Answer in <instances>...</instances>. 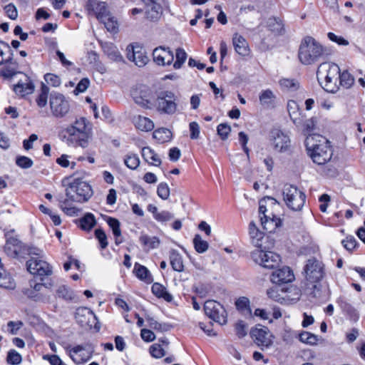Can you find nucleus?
<instances>
[{
    "instance_id": "nucleus-9",
    "label": "nucleus",
    "mask_w": 365,
    "mask_h": 365,
    "mask_svg": "<svg viewBox=\"0 0 365 365\" xmlns=\"http://www.w3.org/2000/svg\"><path fill=\"white\" fill-rule=\"evenodd\" d=\"M204 312L207 317L220 325L227 323V312L224 307L215 300H207L204 304Z\"/></svg>"
},
{
    "instance_id": "nucleus-38",
    "label": "nucleus",
    "mask_w": 365,
    "mask_h": 365,
    "mask_svg": "<svg viewBox=\"0 0 365 365\" xmlns=\"http://www.w3.org/2000/svg\"><path fill=\"white\" fill-rule=\"evenodd\" d=\"M338 80H339L340 86L346 89L351 88L354 83V78L347 71L340 72Z\"/></svg>"
},
{
    "instance_id": "nucleus-19",
    "label": "nucleus",
    "mask_w": 365,
    "mask_h": 365,
    "mask_svg": "<svg viewBox=\"0 0 365 365\" xmlns=\"http://www.w3.org/2000/svg\"><path fill=\"white\" fill-rule=\"evenodd\" d=\"M336 303L340 307L342 313L345 314L350 320L357 322L359 319V313L344 297H339L336 299Z\"/></svg>"
},
{
    "instance_id": "nucleus-46",
    "label": "nucleus",
    "mask_w": 365,
    "mask_h": 365,
    "mask_svg": "<svg viewBox=\"0 0 365 365\" xmlns=\"http://www.w3.org/2000/svg\"><path fill=\"white\" fill-rule=\"evenodd\" d=\"M0 287L12 289L15 287L14 281L5 272H0Z\"/></svg>"
},
{
    "instance_id": "nucleus-22",
    "label": "nucleus",
    "mask_w": 365,
    "mask_h": 365,
    "mask_svg": "<svg viewBox=\"0 0 365 365\" xmlns=\"http://www.w3.org/2000/svg\"><path fill=\"white\" fill-rule=\"evenodd\" d=\"M232 43L235 48V51L242 56H246L249 54L250 49L248 46V43L245 38L239 35L238 34H235L232 38Z\"/></svg>"
},
{
    "instance_id": "nucleus-64",
    "label": "nucleus",
    "mask_w": 365,
    "mask_h": 365,
    "mask_svg": "<svg viewBox=\"0 0 365 365\" xmlns=\"http://www.w3.org/2000/svg\"><path fill=\"white\" fill-rule=\"evenodd\" d=\"M341 243L348 251L354 250L358 244L356 240L353 236L347 237L345 240H342Z\"/></svg>"
},
{
    "instance_id": "nucleus-42",
    "label": "nucleus",
    "mask_w": 365,
    "mask_h": 365,
    "mask_svg": "<svg viewBox=\"0 0 365 365\" xmlns=\"http://www.w3.org/2000/svg\"><path fill=\"white\" fill-rule=\"evenodd\" d=\"M148 327L151 329L159 331H167L170 329V326L167 324H161L157 322L155 319L150 317H146Z\"/></svg>"
},
{
    "instance_id": "nucleus-23",
    "label": "nucleus",
    "mask_w": 365,
    "mask_h": 365,
    "mask_svg": "<svg viewBox=\"0 0 365 365\" xmlns=\"http://www.w3.org/2000/svg\"><path fill=\"white\" fill-rule=\"evenodd\" d=\"M261 223L263 229L269 232H274L277 228L282 225V220L280 218L277 217L274 215L269 217L264 215L260 217Z\"/></svg>"
},
{
    "instance_id": "nucleus-61",
    "label": "nucleus",
    "mask_w": 365,
    "mask_h": 365,
    "mask_svg": "<svg viewBox=\"0 0 365 365\" xmlns=\"http://www.w3.org/2000/svg\"><path fill=\"white\" fill-rule=\"evenodd\" d=\"M90 84V81L87 78H82L77 84L76 88L73 91L75 95H78L80 93H83L86 91Z\"/></svg>"
},
{
    "instance_id": "nucleus-47",
    "label": "nucleus",
    "mask_w": 365,
    "mask_h": 365,
    "mask_svg": "<svg viewBox=\"0 0 365 365\" xmlns=\"http://www.w3.org/2000/svg\"><path fill=\"white\" fill-rule=\"evenodd\" d=\"M16 164L23 169H28L33 166L34 162L29 157L20 155L16 158Z\"/></svg>"
},
{
    "instance_id": "nucleus-62",
    "label": "nucleus",
    "mask_w": 365,
    "mask_h": 365,
    "mask_svg": "<svg viewBox=\"0 0 365 365\" xmlns=\"http://www.w3.org/2000/svg\"><path fill=\"white\" fill-rule=\"evenodd\" d=\"M247 324L242 321H238L235 324V332L239 338H243L247 335Z\"/></svg>"
},
{
    "instance_id": "nucleus-63",
    "label": "nucleus",
    "mask_w": 365,
    "mask_h": 365,
    "mask_svg": "<svg viewBox=\"0 0 365 365\" xmlns=\"http://www.w3.org/2000/svg\"><path fill=\"white\" fill-rule=\"evenodd\" d=\"M44 80L46 81L48 84H50L51 86L53 87L59 86L61 84V79L60 78L53 73H46L44 75Z\"/></svg>"
},
{
    "instance_id": "nucleus-53",
    "label": "nucleus",
    "mask_w": 365,
    "mask_h": 365,
    "mask_svg": "<svg viewBox=\"0 0 365 365\" xmlns=\"http://www.w3.org/2000/svg\"><path fill=\"white\" fill-rule=\"evenodd\" d=\"M158 195L163 200H167L170 196V188L166 182H160L157 188Z\"/></svg>"
},
{
    "instance_id": "nucleus-5",
    "label": "nucleus",
    "mask_w": 365,
    "mask_h": 365,
    "mask_svg": "<svg viewBox=\"0 0 365 365\" xmlns=\"http://www.w3.org/2000/svg\"><path fill=\"white\" fill-rule=\"evenodd\" d=\"M92 195L93 190L91 185L79 179H75L66 189V196L71 201L86 202Z\"/></svg>"
},
{
    "instance_id": "nucleus-15",
    "label": "nucleus",
    "mask_w": 365,
    "mask_h": 365,
    "mask_svg": "<svg viewBox=\"0 0 365 365\" xmlns=\"http://www.w3.org/2000/svg\"><path fill=\"white\" fill-rule=\"evenodd\" d=\"M86 9L88 15L95 16L99 21L103 20L108 15L106 4L103 1L88 0L86 4Z\"/></svg>"
},
{
    "instance_id": "nucleus-60",
    "label": "nucleus",
    "mask_w": 365,
    "mask_h": 365,
    "mask_svg": "<svg viewBox=\"0 0 365 365\" xmlns=\"http://www.w3.org/2000/svg\"><path fill=\"white\" fill-rule=\"evenodd\" d=\"M250 238L252 240V243L257 247H260L262 246V240L263 239L264 234L260 232L259 229L253 232V234H250Z\"/></svg>"
},
{
    "instance_id": "nucleus-52",
    "label": "nucleus",
    "mask_w": 365,
    "mask_h": 365,
    "mask_svg": "<svg viewBox=\"0 0 365 365\" xmlns=\"http://www.w3.org/2000/svg\"><path fill=\"white\" fill-rule=\"evenodd\" d=\"M231 131L230 126L227 123H220L217 127V134L222 140H226Z\"/></svg>"
},
{
    "instance_id": "nucleus-20",
    "label": "nucleus",
    "mask_w": 365,
    "mask_h": 365,
    "mask_svg": "<svg viewBox=\"0 0 365 365\" xmlns=\"http://www.w3.org/2000/svg\"><path fill=\"white\" fill-rule=\"evenodd\" d=\"M13 90L17 95L24 97L34 92V85L30 78L25 76L24 80H20L17 84L14 86Z\"/></svg>"
},
{
    "instance_id": "nucleus-35",
    "label": "nucleus",
    "mask_w": 365,
    "mask_h": 365,
    "mask_svg": "<svg viewBox=\"0 0 365 365\" xmlns=\"http://www.w3.org/2000/svg\"><path fill=\"white\" fill-rule=\"evenodd\" d=\"M134 272L138 278L144 280L146 282H151L153 281L152 276L149 270L143 265L135 263L134 266Z\"/></svg>"
},
{
    "instance_id": "nucleus-1",
    "label": "nucleus",
    "mask_w": 365,
    "mask_h": 365,
    "mask_svg": "<svg viewBox=\"0 0 365 365\" xmlns=\"http://www.w3.org/2000/svg\"><path fill=\"white\" fill-rule=\"evenodd\" d=\"M303 270L306 280V293L314 298H320V282L325 275L324 264L312 257L306 261Z\"/></svg>"
},
{
    "instance_id": "nucleus-44",
    "label": "nucleus",
    "mask_w": 365,
    "mask_h": 365,
    "mask_svg": "<svg viewBox=\"0 0 365 365\" xmlns=\"http://www.w3.org/2000/svg\"><path fill=\"white\" fill-rule=\"evenodd\" d=\"M175 57H176V61L173 64V67L175 69H179L181 68L182 65L186 61L187 55L183 48H178L175 52Z\"/></svg>"
},
{
    "instance_id": "nucleus-43",
    "label": "nucleus",
    "mask_w": 365,
    "mask_h": 365,
    "mask_svg": "<svg viewBox=\"0 0 365 365\" xmlns=\"http://www.w3.org/2000/svg\"><path fill=\"white\" fill-rule=\"evenodd\" d=\"M125 165L131 170L136 169L140 164V160L137 155L128 153L124 159Z\"/></svg>"
},
{
    "instance_id": "nucleus-12",
    "label": "nucleus",
    "mask_w": 365,
    "mask_h": 365,
    "mask_svg": "<svg viewBox=\"0 0 365 365\" xmlns=\"http://www.w3.org/2000/svg\"><path fill=\"white\" fill-rule=\"evenodd\" d=\"M127 58L138 67H143L149 61L143 46L138 43L129 44L126 48Z\"/></svg>"
},
{
    "instance_id": "nucleus-59",
    "label": "nucleus",
    "mask_w": 365,
    "mask_h": 365,
    "mask_svg": "<svg viewBox=\"0 0 365 365\" xmlns=\"http://www.w3.org/2000/svg\"><path fill=\"white\" fill-rule=\"evenodd\" d=\"M173 218L174 215L173 213L167 210H163L161 212H159L158 214H156L155 217L154 219L160 222H165L171 220Z\"/></svg>"
},
{
    "instance_id": "nucleus-29",
    "label": "nucleus",
    "mask_w": 365,
    "mask_h": 365,
    "mask_svg": "<svg viewBox=\"0 0 365 365\" xmlns=\"http://www.w3.org/2000/svg\"><path fill=\"white\" fill-rule=\"evenodd\" d=\"M141 154L143 158L148 163L155 166H159L161 164L160 158L150 147L143 148Z\"/></svg>"
},
{
    "instance_id": "nucleus-37",
    "label": "nucleus",
    "mask_w": 365,
    "mask_h": 365,
    "mask_svg": "<svg viewBox=\"0 0 365 365\" xmlns=\"http://www.w3.org/2000/svg\"><path fill=\"white\" fill-rule=\"evenodd\" d=\"M56 296L66 301H71L74 298L73 292L66 285H60L56 291Z\"/></svg>"
},
{
    "instance_id": "nucleus-34",
    "label": "nucleus",
    "mask_w": 365,
    "mask_h": 365,
    "mask_svg": "<svg viewBox=\"0 0 365 365\" xmlns=\"http://www.w3.org/2000/svg\"><path fill=\"white\" fill-rule=\"evenodd\" d=\"M107 223L109 227L112 229L113 234L115 237V243L118 245L123 242V240L119 239L121 235V230L120 228V222L116 218L108 217Z\"/></svg>"
},
{
    "instance_id": "nucleus-10",
    "label": "nucleus",
    "mask_w": 365,
    "mask_h": 365,
    "mask_svg": "<svg viewBox=\"0 0 365 365\" xmlns=\"http://www.w3.org/2000/svg\"><path fill=\"white\" fill-rule=\"evenodd\" d=\"M269 139L274 150L279 153L288 151L291 146V140L287 134L279 128H272L269 134Z\"/></svg>"
},
{
    "instance_id": "nucleus-14",
    "label": "nucleus",
    "mask_w": 365,
    "mask_h": 365,
    "mask_svg": "<svg viewBox=\"0 0 365 365\" xmlns=\"http://www.w3.org/2000/svg\"><path fill=\"white\" fill-rule=\"evenodd\" d=\"M250 334L252 339L258 346L269 347L272 344V335L266 327L259 325L252 328Z\"/></svg>"
},
{
    "instance_id": "nucleus-6",
    "label": "nucleus",
    "mask_w": 365,
    "mask_h": 365,
    "mask_svg": "<svg viewBox=\"0 0 365 365\" xmlns=\"http://www.w3.org/2000/svg\"><path fill=\"white\" fill-rule=\"evenodd\" d=\"M283 198L287 206L294 211L301 210L305 203L306 195L296 186L286 184L283 188Z\"/></svg>"
},
{
    "instance_id": "nucleus-18",
    "label": "nucleus",
    "mask_w": 365,
    "mask_h": 365,
    "mask_svg": "<svg viewBox=\"0 0 365 365\" xmlns=\"http://www.w3.org/2000/svg\"><path fill=\"white\" fill-rule=\"evenodd\" d=\"M24 247V245L18 238L11 237L7 239L4 250L8 255L17 257L23 254Z\"/></svg>"
},
{
    "instance_id": "nucleus-49",
    "label": "nucleus",
    "mask_w": 365,
    "mask_h": 365,
    "mask_svg": "<svg viewBox=\"0 0 365 365\" xmlns=\"http://www.w3.org/2000/svg\"><path fill=\"white\" fill-rule=\"evenodd\" d=\"M22 292L29 298L36 302L41 301L43 299V296L41 293H36L32 288V282H30V288L24 289Z\"/></svg>"
},
{
    "instance_id": "nucleus-16",
    "label": "nucleus",
    "mask_w": 365,
    "mask_h": 365,
    "mask_svg": "<svg viewBox=\"0 0 365 365\" xmlns=\"http://www.w3.org/2000/svg\"><path fill=\"white\" fill-rule=\"evenodd\" d=\"M153 58L158 65H170L174 60V54L169 47L159 46L153 50Z\"/></svg>"
},
{
    "instance_id": "nucleus-51",
    "label": "nucleus",
    "mask_w": 365,
    "mask_h": 365,
    "mask_svg": "<svg viewBox=\"0 0 365 365\" xmlns=\"http://www.w3.org/2000/svg\"><path fill=\"white\" fill-rule=\"evenodd\" d=\"M103 48L104 52L113 58L117 59L120 56L116 47L111 43H106Z\"/></svg>"
},
{
    "instance_id": "nucleus-55",
    "label": "nucleus",
    "mask_w": 365,
    "mask_h": 365,
    "mask_svg": "<svg viewBox=\"0 0 365 365\" xmlns=\"http://www.w3.org/2000/svg\"><path fill=\"white\" fill-rule=\"evenodd\" d=\"M299 340L303 343L314 345L317 344V338L314 334L304 331L299 334Z\"/></svg>"
},
{
    "instance_id": "nucleus-50",
    "label": "nucleus",
    "mask_w": 365,
    "mask_h": 365,
    "mask_svg": "<svg viewBox=\"0 0 365 365\" xmlns=\"http://www.w3.org/2000/svg\"><path fill=\"white\" fill-rule=\"evenodd\" d=\"M95 237L98 240L101 248L105 249L108 246V240L106 232L101 228L95 230Z\"/></svg>"
},
{
    "instance_id": "nucleus-36",
    "label": "nucleus",
    "mask_w": 365,
    "mask_h": 365,
    "mask_svg": "<svg viewBox=\"0 0 365 365\" xmlns=\"http://www.w3.org/2000/svg\"><path fill=\"white\" fill-rule=\"evenodd\" d=\"M153 138L157 140L160 143L170 141L172 138L171 131L165 128H161L155 130L153 132Z\"/></svg>"
},
{
    "instance_id": "nucleus-33",
    "label": "nucleus",
    "mask_w": 365,
    "mask_h": 365,
    "mask_svg": "<svg viewBox=\"0 0 365 365\" xmlns=\"http://www.w3.org/2000/svg\"><path fill=\"white\" fill-rule=\"evenodd\" d=\"M267 27L274 35L283 34L284 29V25L279 19L272 17L267 21Z\"/></svg>"
},
{
    "instance_id": "nucleus-21",
    "label": "nucleus",
    "mask_w": 365,
    "mask_h": 365,
    "mask_svg": "<svg viewBox=\"0 0 365 365\" xmlns=\"http://www.w3.org/2000/svg\"><path fill=\"white\" fill-rule=\"evenodd\" d=\"M325 72V77H330L334 80H338L340 73L339 67L335 63H324L320 64L317 70V76L322 75Z\"/></svg>"
},
{
    "instance_id": "nucleus-17",
    "label": "nucleus",
    "mask_w": 365,
    "mask_h": 365,
    "mask_svg": "<svg viewBox=\"0 0 365 365\" xmlns=\"http://www.w3.org/2000/svg\"><path fill=\"white\" fill-rule=\"evenodd\" d=\"M294 279L292 270L288 267H283L273 272L270 279L274 284H281L291 282Z\"/></svg>"
},
{
    "instance_id": "nucleus-31",
    "label": "nucleus",
    "mask_w": 365,
    "mask_h": 365,
    "mask_svg": "<svg viewBox=\"0 0 365 365\" xmlns=\"http://www.w3.org/2000/svg\"><path fill=\"white\" fill-rule=\"evenodd\" d=\"M153 294L158 298H163L165 301L170 302L173 301V296L167 291L166 288L161 284L155 282L152 285Z\"/></svg>"
},
{
    "instance_id": "nucleus-30",
    "label": "nucleus",
    "mask_w": 365,
    "mask_h": 365,
    "mask_svg": "<svg viewBox=\"0 0 365 365\" xmlns=\"http://www.w3.org/2000/svg\"><path fill=\"white\" fill-rule=\"evenodd\" d=\"M78 227L83 230L90 231L96 224L95 216L92 213H86L76 221Z\"/></svg>"
},
{
    "instance_id": "nucleus-48",
    "label": "nucleus",
    "mask_w": 365,
    "mask_h": 365,
    "mask_svg": "<svg viewBox=\"0 0 365 365\" xmlns=\"http://www.w3.org/2000/svg\"><path fill=\"white\" fill-rule=\"evenodd\" d=\"M101 22L103 23L105 27L108 31L116 33L118 31V22L113 18L108 17L106 16L103 20H100Z\"/></svg>"
},
{
    "instance_id": "nucleus-26",
    "label": "nucleus",
    "mask_w": 365,
    "mask_h": 365,
    "mask_svg": "<svg viewBox=\"0 0 365 365\" xmlns=\"http://www.w3.org/2000/svg\"><path fill=\"white\" fill-rule=\"evenodd\" d=\"M13 51L9 45L0 41V65L4 63H13Z\"/></svg>"
},
{
    "instance_id": "nucleus-4",
    "label": "nucleus",
    "mask_w": 365,
    "mask_h": 365,
    "mask_svg": "<svg viewBox=\"0 0 365 365\" xmlns=\"http://www.w3.org/2000/svg\"><path fill=\"white\" fill-rule=\"evenodd\" d=\"M323 54V46L314 38L306 36L299 46L298 56L302 63L310 65L319 61Z\"/></svg>"
},
{
    "instance_id": "nucleus-28",
    "label": "nucleus",
    "mask_w": 365,
    "mask_h": 365,
    "mask_svg": "<svg viewBox=\"0 0 365 365\" xmlns=\"http://www.w3.org/2000/svg\"><path fill=\"white\" fill-rule=\"evenodd\" d=\"M83 350H89L91 353H92L93 351V348L91 347V345L89 344H86V345H77L73 348H71L70 350H69V352H70V356L71 358L72 359V360L77 364H82V363H84V362H86L88 360H89L91 359V356H89L88 358L83 359L81 355H79L77 357H75L72 353L75 354H78V353H80L81 351H83Z\"/></svg>"
},
{
    "instance_id": "nucleus-2",
    "label": "nucleus",
    "mask_w": 365,
    "mask_h": 365,
    "mask_svg": "<svg viewBox=\"0 0 365 365\" xmlns=\"http://www.w3.org/2000/svg\"><path fill=\"white\" fill-rule=\"evenodd\" d=\"M315 135H309L305 140V146L307 154L312 161L319 165H325L329 162L333 155V149L330 143L323 138V143L316 144ZM317 138H319V135Z\"/></svg>"
},
{
    "instance_id": "nucleus-56",
    "label": "nucleus",
    "mask_w": 365,
    "mask_h": 365,
    "mask_svg": "<svg viewBox=\"0 0 365 365\" xmlns=\"http://www.w3.org/2000/svg\"><path fill=\"white\" fill-rule=\"evenodd\" d=\"M235 306L238 310H247L249 312H251V309L250 308V300L245 297H242L237 299L235 302Z\"/></svg>"
},
{
    "instance_id": "nucleus-58",
    "label": "nucleus",
    "mask_w": 365,
    "mask_h": 365,
    "mask_svg": "<svg viewBox=\"0 0 365 365\" xmlns=\"http://www.w3.org/2000/svg\"><path fill=\"white\" fill-rule=\"evenodd\" d=\"M133 99L135 102L140 105V106L145 108H150L152 103L148 99V98L142 96H138L136 93L133 94Z\"/></svg>"
},
{
    "instance_id": "nucleus-8",
    "label": "nucleus",
    "mask_w": 365,
    "mask_h": 365,
    "mask_svg": "<svg viewBox=\"0 0 365 365\" xmlns=\"http://www.w3.org/2000/svg\"><path fill=\"white\" fill-rule=\"evenodd\" d=\"M251 257L256 263L267 269L277 267L281 260L280 256L277 253L259 249L252 251Z\"/></svg>"
},
{
    "instance_id": "nucleus-40",
    "label": "nucleus",
    "mask_w": 365,
    "mask_h": 365,
    "mask_svg": "<svg viewBox=\"0 0 365 365\" xmlns=\"http://www.w3.org/2000/svg\"><path fill=\"white\" fill-rule=\"evenodd\" d=\"M140 242L150 249H155L160 245V240L157 237H150L144 235L140 237Z\"/></svg>"
},
{
    "instance_id": "nucleus-41",
    "label": "nucleus",
    "mask_w": 365,
    "mask_h": 365,
    "mask_svg": "<svg viewBox=\"0 0 365 365\" xmlns=\"http://www.w3.org/2000/svg\"><path fill=\"white\" fill-rule=\"evenodd\" d=\"M337 81L338 80H334V78H331L330 77H325L324 76V82L321 83L322 88L329 93H336L338 89L339 86L337 85Z\"/></svg>"
},
{
    "instance_id": "nucleus-45",
    "label": "nucleus",
    "mask_w": 365,
    "mask_h": 365,
    "mask_svg": "<svg viewBox=\"0 0 365 365\" xmlns=\"http://www.w3.org/2000/svg\"><path fill=\"white\" fill-rule=\"evenodd\" d=\"M279 85L283 89L296 91L299 88V83L294 79L283 78L279 81Z\"/></svg>"
},
{
    "instance_id": "nucleus-57",
    "label": "nucleus",
    "mask_w": 365,
    "mask_h": 365,
    "mask_svg": "<svg viewBox=\"0 0 365 365\" xmlns=\"http://www.w3.org/2000/svg\"><path fill=\"white\" fill-rule=\"evenodd\" d=\"M150 353L156 359L162 358L165 354V350L158 344H154L150 347Z\"/></svg>"
},
{
    "instance_id": "nucleus-24",
    "label": "nucleus",
    "mask_w": 365,
    "mask_h": 365,
    "mask_svg": "<svg viewBox=\"0 0 365 365\" xmlns=\"http://www.w3.org/2000/svg\"><path fill=\"white\" fill-rule=\"evenodd\" d=\"M94 318V313L87 307H78L75 312V319L81 327L89 322V319Z\"/></svg>"
},
{
    "instance_id": "nucleus-39",
    "label": "nucleus",
    "mask_w": 365,
    "mask_h": 365,
    "mask_svg": "<svg viewBox=\"0 0 365 365\" xmlns=\"http://www.w3.org/2000/svg\"><path fill=\"white\" fill-rule=\"evenodd\" d=\"M194 247L198 253L205 252L209 247V244L207 241L203 240L201 236L198 234L195 235L193 238Z\"/></svg>"
},
{
    "instance_id": "nucleus-7",
    "label": "nucleus",
    "mask_w": 365,
    "mask_h": 365,
    "mask_svg": "<svg viewBox=\"0 0 365 365\" xmlns=\"http://www.w3.org/2000/svg\"><path fill=\"white\" fill-rule=\"evenodd\" d=\"M49 106L52 116L56 118L66 117L71 108L68 100L58 92H52L50 94Z\"/></svg>"
},
{
    "instance_id": "nucleus-32",
    "label": "nucleus",
    "mask_w": 365,
    "mask_h": 365,
    "mask_svg": "<svg viewBox=\"0 0 365 365\" xmlns=\"http://www.w3.org/2000/svg\"><path fill=\"white\" fill-rule=\"evenodd\" d=\"M275 98L276 96L269 89L262 91L259 96L260 104L266 108L273 107Z\"/></svg>"
},
{
    "instance_id": "nucleus-13",
    "label": "nucleus",
    "mask_w": 365,
    "mask_h": 365,
    "mask_svg": "<svg viewBox=\"0 0 365 365\" xmlns=\"http://www.w3.org/2000/svg\"><path fill=\"white\" fill-rule=\"evenodd\" d=\"M27 269L32 274L41 277L52 274V267L46 261L38 257H31L26 262Z\"/></svg>"
},
{
    "instance_id": "nucleus-27",
    "label": "nucleus",
    "mask_w": 365,
    "mask_h": 365,
    "mask_svg": "<svg viewBox=\"0 0 365 365\" xmlns=\"http://www.w3.org/2000/svg\"><path fill=\"white\" fill-rule=\"evenodd\" d=\"M170 261L173 270L181 272L184 271L182 256L176 250L170 251Z\"/></svg>"
},
{
    "instance_id": "nucleus-54",
    "label": "nucleus",
    "mask_w": 365,
    "mask_h": 365,
    "mask_svg": "<svg viewBox=\"0 0 365 365\" xmlns=\"http://www.w3.org/2000/svg\"><path fill=\"white\" fill-rule=\"evenodd\" d=\"M6 361L9 364L16 365L21 363V356L16 351L12 349L8 352Z\"/></svg>"
},
{
    "instance_id": "nucleus-11",
    "label": "nucleus",
    "mask_w": 365,
    "mask_h": 365,
    "mask_svg": "<svg viewBox=\"0 0 365 365\" xmlns=\"http://www.w3.org/2000/svg\"><path fill=\"white\" fill-rule=\"evenodd\" d=\"M174 94L170 91L162 92L155 102L158 111L168 115L173 114L177 109Z\"/></svg>"
},
{
    "instance_id": "nucleus-25",
    "label": "nucleus",
    "mask_w": 365,
    "mask_h": 365,
    "mask_svg": "<svg viewBox=\"0 0 365 365\" xmlns=\"http://www.w3.org/2000/svg\"><path fill=\"white\" fill-rule=\"evenodd\" d=\"M133 121L136 128L142 131L148 132L154 128L153 122L147 117L138 115L133 117Z\"/></svg>"
},
{
    "instance_id": "nucleus-3",
    "label": "nucleus",
    "mask_w": 365,
    "mask_h": 365,
    "mask_svg": "<svg viewBox=\"0 0 365 365\" xmlns=\"http://www.w3.org/2000/svg\"><path fill=\"white\" fill-rule=\"evenodd\" d=\"M68 142L73 146L86 148L91 137L92 129L90 123L85 118H80L66 130Z\"/></svg>"
}]
</instances>
